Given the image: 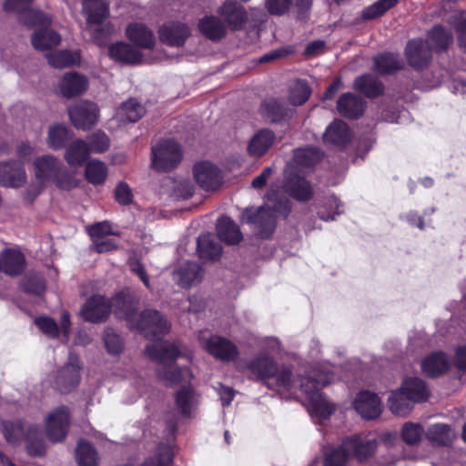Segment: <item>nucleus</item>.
<instances>
[{"instance_id": "obj_46", "label": "nucleus", "mask_w": 466, "mask_h": 466, "mask_svg": "<svg viewBox=\"0 0 466 466\" xmlns=\"http://www.w3.org/2000/svg\"><path fill=\"white\" fill-rule=\"evenodd\" d=\"M452 41L451 34L442 26H435L428 35L427 41H424L430 48L437 50L445 49Z\"/></svg>"}, {"instance_id": "obj_55", "label": "nucleus", "mask_w": 466, "mask_h": 466, "mask_svg": "<svg viewBox=\"0 0 466 466\" xmlns=\"http://www.w3.org/2000/svg\"><path fill=\"white\" fill-rule=\"evenodd\" d=\"M88 147L91 153H103L109 148L110 141L103 132H95L88 136Z\"/></svg>"}, {"instance_id": "obj_30", "label": "nucleus", "mask_w": 466, "mask_h": 466, "mask_svg": "<svg viewBox=\"0 0 466 466\" xmlns=\"http://www.w3.org/2000/svg\"><path fill=\"white\" fill-rule=\"evenodd\" d=\"M90 154L88 144L76 139L67 146L65 159L70 167H81Z\"/></svg>"}, {"instance_id": "obj_1", "label": "nucleus", "mask_w": 466, "mask_h": 466, "mask_svg": "<svg viewBox=\"0 0 466 466\" xmlns=\"http://www.w3.org/2000/svg\"><path fill=\"white\" fill-rule=\"evenodd\" d=\"M322 153L314 147L298 148L285 169V191L293 198L305 201L312 197L309 182L299 174L300 168L308 167L319 162Z\"/></svg>"}, {"instance_id": "obj_14", "label": "nucleus", "mask_w": 466, "mask_h": 466, "mask_svg": "<svg viewBox=\"0 0 466 466\" xmlns=\"http://www.w3.org/2000/svg\"><path fill=\"white\" fill-rule=\"evenodd\" d=\"M356 411L364 419L374 420L381 413V402L379 397L368 390L360 391L354 400Z\"/></svg>"}, {"instance_id": "obj_52", "label": "nucleus", "mask_w": 466, "mask_h": 466, "mask_svg": "<svg viewBox=\"0 0 466 466\" xmlns=\"http://www.w3.org/2000/svg\"><path fill=\"white\" fill-rule=\"evenodd\" d=\"M350 452L344 443L338 448H331L325 453L324 466H344Z\"/></svg>"}, {"instance_id": "obj_4", "label": "nucleus", "mask_w": 466, "mask_h": 466, "mask_svg": "<svg viewBox=\"0 0 466 466\" xmlns=\"http://www.w3.org/2000/svg\"><path fill=\"white\" fill-rule=\"evenodd\" d=\"M148 357L159 362L162 370H159V377L168 383L187 382L191 380L192 374L189 370H178L174 365L175 360L181 356L178 346L164 340H156L146 349Z\"/></svg>"}, {"instance_id": "obj_44", "label": "nucleus", "mask_w": 466, "mask_h": 466, "mask_svg": "<svg viewBox=\"0 0 466 466\" xmlns=\"http://www.w3.org/2000/svg\"><path fill=\"white\" fill-rule=\"evenodd\" d=\"M144 114V107L134 99L125 102L116 110V117L121 121L127 122H136L140 119Z\"/></svg>"}, {"instance_id": "obj_25", "label": "nucleus", "mask_w": 466, "mask_h": 466, "mask_svg": "<svg viewBox=\"0 0 466 466\" xmlns=\"http://www.w3.org/2000/svg\"><path fill=\"white\" fill-rule=\"evenodd\" d=\"M158 33L160 40L172 46L183 45L189 35L187 26L181 23L165 25Z\"/></svg>"}, {"instance_id": "obj_29", "label": "nucleus", "mask_w": 466, "mask_h": 466, "mask_svg": "<svg viewBox=\"0 0 466 466\" xmlns=\"http://www.w3.org/2000/svg\"><path fill=\"white\" fill-rule=\"evenodd\" d=\"M449 368V360L443 352H433L421 361L422 372L430 377H437Z\"/></svg>"}, {"instance_id": "obj_2", "label": "nucleus", "mask_w": 466, "mask_h": 466, "mask_svg": "<svg viewBox=\"0 0 466 466\" xmlns=\"http://www.w3.org/2000/svg\"><path fill=\"white\" fill-rule=\"evenodd\" d=\"M334 380L333 372L328 366L313 370L299 380V388L308 400V410L312 417L327 419L334 411L335 406L320 392V389Z\"/></svg>"}, {"instance_id": "obj_6", "label": "nucleus", "mask_w": 466, "mask_h": 466, "mask_svg": "<svg viewBox=\"0 0 466 466\" xmlns=\"http://www.w3.org/2000/svg\"><path fill=\"white\" fill-rule=\"evenodd\" d=\"M249 369L258 378L276 380L279 388L290 390L297 386V382L291 379V371L289 369L279 370L275 362L268 357H258L249 365Z\"/></svg>"}, {"instance_id": "obj_42", "label": "nucleus", "mask_w": 466, "mask_h": 466, "mask_svg": "<svg viewBox=\"0 0 466 466\" xmlns=\"http://www.w3.org/2000/svg\"><path fill=\"white\" fill-rule=\"evenodd\" d=\"M76 459L78 466H97L99 460L94 447L84 441H79L77 444Z\"/></svg>"}, {"instance_id": "obj_19", "label": "nucleus", "mask_w": 466, "mask_h": 466, "mask_svg": "<svg viewBox=\"0 0 466 466\" xmlns=\"http://www.w3.org/2000/svg\"><path fill=\"white\" fill-rule=\"evenodd\" d=\"M109 56L113 60L123 64H142L148 61L139 50L124 42L110 46Z\"/></svg>"}, {"instance_id": "obj_37", "label": "nucleus", "mask_w": 466, "mask_h": 466, "mask_svg": "<svg viewBox=\"0 0 466 466\" xmlns=\"http://www.w3.org/2000/svg\"><path fill=\"white\" fill-rule=\"evenodd\" d=\"M198 252L201 259L214 260L219 258L221 247L211 234H203L198 238Z\"/></svg>"}, {"instance_id": "obj_9", "label": "nucleus", "mask_w": 466, "mask_h": 466, "mask_svg": "<svg viewBox=\"0 0 466 466\" xmlns=\"http://www.w3.org/2000/svg\"><path fill=\"white\" fill-rule=\"evenodd\" d=\"M33 0H5L4 10L14 12L20 15V20L27 25H47L50 24V17L39 10L29 8Z\"/></svg>"}, {"instance_id": "obj_38", "label": "nucleus", "mask_w": 466, "mask_h": 466, "mask_svg": "<svg viewBox=\"0 0 466 466\" xmlns=\"http://www.w3.org/2000/svg\"><path fill=\"white\" fill-rule=\"evenodd\" d=\"M198 396L191 388H182L177 391L176 403L183 415L189 416L198 405Z\"/></svg>"}, {"instance_id": "obj_43", "label": "nucleus", "mask_w": 466, "mask_h": 466, "mask_svg": "<svg viewBox=\"0 0 466 466\" xmlns=\"http://www.w3.org/2000/svg\"><path fill=\"white\" fill-rule=\"evenodd\" d=\"M354 86L357 90L369 97H375L383 91L381 83L370 75H365L355 80Z\"/></svg>"}, {"instance_id": "obj_5", "label": "nucleus", "mask_w": 466, "mask_h": 466, "mask_svg": "<svg viewBox=\"0 0 466 466\" xmlns=\"http://www.w3.org/2000/svg\"><path fill=\"white\" fill-rule=\"evenodd\" d=\"M125 319L131 329H136L146 337H157L169 330V323L157 311L147 309L141 313L134 310L125 312Z\"/></svg>"}, {"instance_id": "obj_28", "label": "nucleus", "mask_w": 466, "mask_h": 466, "mask_svg": "<svg viewBox=\"0 0 466 466\" xmlns=\"http://www.w3.org/2000/svg\"><path fill=\"white\" fill-rule=\"evenodd\" d=\"M408 400L414 402L425 401L430 395L424 381L419 378H408L404 380L400 389Z\"/></svg>"}, {"instance_id": "obj_23", "label": "nucleus", "mask_w": 466, "mask_h": 466, "mask_svg": "<svg viewBox=\"0 0 466 466\" xmlns=\"http://www.w3.org/2000/svg\"><path fill=\"white\" fill-rule=\"evenodd\" d=\"M275 134L268 129H260L249 140L247 150L249 156L259 157L266 154L275 143Z\"/></svg>"}, {"instance_id": "obj_39", "label": "nucleus", "mask_w": 466, "mask_h": 466, "mask_svg": "<svg viewBox=\"0 0 466 466\" xmlns=\"http://www.w3.org/2000/svg\"><path fill=\"white\" fill-rule=\"evenodd\" d=\"M71 137V132L64 125L56 124L49 127L46 143L51 149L58 150L63 148Z\"/></svg>"}, {"instance_id": "obj_15", "label": "nucleus", "mask_w": 466, "mask_h": 466, "mask_svg": "<svg viewBox=\"0 0 466 466\" xmlns=\"http://www.w3.org/2000/svg\"><path fill=\"white\" fill-rule=\"evenodd\" d=\"M204 348L214 358L226 361L235 360L238 354L237 347L230 340L219 336L208 339Z\"/></svg>"}, {"instance_id": "obj_63", "label": "nucleus", "mask_w": 466, "mask_h": 466, "mask_svg": "<svg viewBox=\"0 0 466 466\" xmlns=\"http://www.w3.org/2000/svg\"><path fill=\"white\" fill-rule=\"evenodd\" d=\"M93 248L99 252H109L116 249L118 247V242L115 238H102L93 242Z\"/></svg>"}, {"instance_id": "obj_60", "label": "nucleus", "mask_w": 466, "mask_h": 466, "mask_svg": "<svg viewBox=\"0 0 466 466\" xmlns=\"http://www.w3.org/2000/svg\"><path fill=\"white\" fill-rule=\"evenodd\" d=\"M35 323L44 334L50 338H56L59 334L56 322L49 317H39Z\"/></svg>"}, {"instance_id": "obj_21", "label": "nucleus", "mask_w": 466, "mask_h": 466, "mask_svg": "<svg viewBox=\"0 0 466 466\" xmlns=\"http://www.w3.org/2000/svg\"><path fill=\"white\" fill-rule=\"evenodd\" d=\"M406 56L409 64L415 68H422L431 58L429 46L420 39H414L406 46Z\"/></svg>"}, {"instance_id": "obj_49", "label": "nucleus", "mask_w": 466, "mask_h": 466, "mask_svg": "<svg viewBox=\"0 0 466 466\" xmlns=\"http://www.w3.org/2000/svg\"><path fill=\"white\" fill-rule=\"evenodd\" d=\"M375 70L380 74H390L401 67V60L394 54H383L374 59Z\"/></svg>"}, {"instance_id": "obj_33", "label": "nucleus", "mask_w": 466, "mask_h": 466, "mask_svg": "<svg viewBox=\"0 0 466 466\" xmlns=\"http://www.w3.org/2000/svg\"><path fill=\"white\" fill-rule=\"evenodd\" d=\"M426 437L432 443L447 446L456 438V433L450 425L436 423L427 429Z\"/></svg>"}, {"instance_id": "obj_35", "label": "nucleus", "mask_w": 466, "mask_h": 466, "mask_svg": "<svg viewBox=\"0 0 466 466\" xmlns=\"http://www.w3.org/2000/svg\"><path fill=\"white\" fill-rule=\"evenodd\" d=\"M219 14L225 22L234 28L240 26L246 19L243 8L233 1L225 2L220 7Z\"/></svg>"}, {"instance_id": "obj_26", "label": "nucleus", "mask_w": 466, "mask_h": 466, "mask_svg": "<svg viewBox=\"0 0 466 466\" xmlns=\"http://www.w3.org/2000/svg\"><path fill=\"white\" fill-rule=\"evenodd\" d=\"M79 382V366L76 360H71L57 374L56 387L61 392H68Z\"/></svg>"}, {"instance_id": "obj_54", "label": "nucleus", "mask_w": 466, "mask_h": 466, "mask_svg": "<svg viewBox=\"0 0 466 466\" xmlns=\"http://www.w3.org/2000/svg\"><path fill=\"white\" fill-rule=\"evenodd\" d=\"M3 433L7 442L16 444L24 436V429L20 422L5 421L3 423Z\"/></svg>"}, {"instance_id": "obj_27", "label": "nucleus", "mask_w": 466, "mask_h": 466, "mask_svg": "<svg viewBox=\"0 0 466 466\" xmlns=\"http://www.w3.org/2000/svg\"><path fill=\"white\" fill-rule=\"evenodd\" d=\"M174 276L179 286L189 288L200 282L203 270L197 263L188 262L177 268Z\"/></svg>"}, {"instance_id": "obj_11", "label": "nucleus", "mask_w": 466, "mask_h": 466, "mask_svg": "<svg viewBox=\"0 0 466 466\" xmlns=\"http://www.w3.org/2000/svg\"><path fill=\"white\" fill-rule=\"evenodd\" d=\"M69 425V410L59 407L48 414L46 420V431L52 441H61L67 433Z\"/></svg>"}, {"instance_id": "obj_16", "label": "nucleus", "mask_w": 466, "mask_h": 466, "mask_svg": "<svg viewBox=\"0 0 466 466\" xmlns=\"http://www.w3.org/2000/svg\"><path fill=\"white\" fill-rule=\"evenodd\" d=\"M88 88V80L86 76L69 72L65 74L59 81V92L66 97H73L85 93Z\"/></svg>"}, {"instance_id": "obj_59", "label": "nucleus", "mask_w": 466, "mask_h": 466, "mask_svg": "<svg viewBox=\"0 0 466 466\" xmlns=\"http://www.w3.org/2000/svg\"><path fill=\"white\" fill-rule=\"evenodd\" d=\"M398 0H380L369 8H367L363 16L366 19H372L385 13L388 9L392 7Z\"/></svg>"}, {"instance_id": "obj_53", "label": "nucleus", "mask_w": 466, "mask_h": 466, "mask_svg": "<svg viewBox=\"0 0 466 466\" xmlns=\"http://www.w3.org/2000/svg\"><path fill=\"white\" fill-rule=\"evenodd\" d=\"M310 90L305 81H297L293 84L289 100L294 106H300L304 104L309 97Z\"/></svg>"}, {"instance_id": "obj_34", "label": "nucleus", "mask_w": 466, "mask_h": 466, "mask_svg": "<svg viewBox=\"0 0 466 466\" xmlns=\"http://www.w3.org/2000/svg\"><path fill=\"white\" fill-rule=\"evenodd\" d=\"M35 49L44 51L58 46L61 42L59 34L50 28H43L35 31L31 38Z\"/></svg>"}, {"instance_id": "obj_18", "label": "nucleus", "mask_w": 466, "mask_h": 466, "mask_svg": "<svg viewBox=\"0 0 466 466\" xmlns=\"http://www.w3.org/2000/svg\"><path fill=\"white\" fill-rule=\"evenodd\" d=\"M350 455L362 461L373 454L376 449V441L373 437L369 435H355L344 441Z\"/></svg>"}, {"instance_id": "obj_31", "label": "nucleus", "mask_w": 466, "mask_h": 466, "mask_svg": "<svg viewBox=\"0 0 466 466\" xmlns=\"http://www.w3.org/2000/svg\"><path fill=\"white\" fill-rule=\"evenodd\" d=\"M339 114L347 117H358L364 111V102L359 96L347 93L339 97L337 103Z\"/></svg>"}, {"instance_id": "obj_32", "label": "nucleus", "mask_w": 466, "mask_h": 466, "mask_svg": "<svg viewBox=\"0 0 466 466\" xmlns=\"http://www.w3.org/2000/svg\"><path fill=\"white\" fill-rule=\"evenodd\" d=\"M217 233L220 240L228 244H237L242 238L238 226L228 217L218 220Z\"/></svg>"}, {"instance_id": "obj_58", "label": "nucleus", "mask_w": 466, "mask_h": 466, "mask_svg": "<svg viewBox=\"0 0 466 466\" xmlns=\"http://www.w3.org/2000/svg\"><path fill=\"white\" fill-rule=\"evenodd\" d=\"M104 341L108 353L112 355H118L123 350L121 338L112 329L105 331Z\"/></svg>"}, {"instance_id": "obj_13", "label": "nucleus", "mask_w": 466, "mask_h": 466, "mask_svg": "<svg viewBox=\"0 0 466 466\" xmlns=\"http://www.w3.org/2000/svg\"><path fill=\"white\" fill-rule=\"evenodd\" d=\"M61 167L62 162L51 155H45L34 161L35 177L42 185L52 182Z\"/></svg>"}, {"instance_id": "obj_17", "label": "nucleus", "mask_w": 466, "mask_h": 466, "mask_svg": "<svg viewBox=\"0 0 466 466\" xmlns=\"http://www.w3.org/2000/svg\"><path fill=\"white\" fill-rule=\"evenodd\" d=\"M194 177L198 184L206 190L215 189L220 183L218 168L208 161L195 165Z\"/></svg>"}, {"instance_id": "obj_47", "label": "nucleus", "mask_w": 466, "mask_h": 466, "mask_svg": "<svg viewBox=\"0 0 466 466\" xmlns=\"http://www.w3.org/2000/svg\"><path fill=\"white\" fill-rule=\"evenodd\" d=\"M410 401L411 400H408L407 396L399 390L391 393L388 400V405L392 413L398 416H406L412 409Z\"/></svg>"}, {"instance_id": "obj_51", "label": "nucleus", "mask_w": 466, "mask_h": 466, "mask_svg": "<svg viewBox=\"0 0 466 466\" xmlns=\"http://www.w3.org/2000/svg\"><path fill=\"white\" fill-rule=\"evenodd\" d=\"M173 452L170 445L159 446L156 454L142 464V466H171Z\"/></svg>"}, {"instance_id": "obj_10", "label": "nucleus", "mask_w": 466, "mask_h": 466, "mask_svg": "<svg viewBox=\"0 0 466 466\" xmlns=\"http://www.w3.org/2000/svg\"><path fill=\"white\" fill-rule=\"evenodd\" d=\"M68 115L76 128L86 130L97 123L99 109L95 103L82 101L70 106Z\"/></svg>"}, {"instance_id": "obj_7", "label": "nucleus", "mask_w": 466, "mask_h": 466, "mask_svg": "<svg viewBox=\"0 0 466 466\" xmlns=\"http://www.w3.org/2000/svg\"><path fill=\"white\" fill-rule=\"evenodd\" d=\"M83 11L87 16L86 31L98 45H102L103 20L108 15L107 4L104 0H84Z\"/></svg>"}, {"instance_id": "obj_41", "label": "nucleus", "mask_w": 466, "mask_h": 466, "mask_svg": "<svg viewBox=\"0 0 466 466\" xmlns=\"http://www.w3.org/2000/svg\"><path fill=\"white\" fill-rule=\"evenodd\" d=\"M49 65L56 68H65L76 66L80 63L78 52L63 50L46 56Z\"/></svg>"}, {"instance_id": "obj_45", "label": "nucleus", "mask_w": 466, "mask_h": 466, "mask_svg": "<svg viewBox=\"0 0 466 466\" xmlns=\"http://www.w3.org/2000/svg\"><path fill=\"white\" fill-rule=\"evenodd\" d=\"M198 27L203 35L213 40L221 38L226 32L224 24L215 16H207L203 18L199 22Z\"/></svg>"}, {"instance_id": "obj_64", "label": "nucleus", "mask_w": 466, "mask_h": 466, "mask_svg": "<svg viewBox=\"0 0 466 466\" xmlns=\"http://www.w3.org/2000/svg\"><path fill=\"white\" fill-rule=\"evenodd\" d=\"M116 199L121 205H127L132 200V193L126 183H119L116 188Z\"/></svg>"}, {"instance_id": "obj_56", "label": "nucleus", "mask_w": 466, "mask_h": 466, "mask_svg": "<svg viewBox=\"0 0 466 466\" xmlns=\"http://www.w3.org/2000/svg\"><path fill=\"white\" fill-rule=\"evenodd\" d=\"M52 182H54L59 188L66 190L74 188L78 185V180L75 174L66 170L63 166Z\"/></svg>"}, {"instance_id": "obj_62", "label": "nucleus", "mask_w": 466, "mask_h": 466, "mask_svg": "<svg viewBox=\"0 0 466 466\" xmlns=\"http://www.w3.org/2000/svg\"><path fill=\"white\" fill-rule=\"evenodd\" d=\"M291 0H265L268 12L274 15H282L289 9Z\"/></svg>"}, {"instance_id": "obj_22", "label": "nucleus", "mask_w": 466, "mask_h": 466, "mask_svg": "<svg viewBox=\"0 0 466 466\" xmlns=\"http://www.w3.org/2000/svg\"><path fill=\"white\" fill-rule=\"evenodd\" d=\"M324 143L336 147H345L350 140V132L347 124L341 120H334L323 135Z\"/></svg>"}, {"instance_id": "obj_36", "label": "nucleus", "mask_w": 466, "mask_h": 466, "mask_svg": "<svg viewBox=\"0 0 466 466\" xmlns=\"http://www.w3.org/2000/svg\"><path fill=\"white\" fill-rule=\"evenodd\" d=\"M25 267V257L17 249H7L3 253L1 268L8 275H17Z\"/></svg>"}, {"instance_id": "obj_57", "label": "nucleus", "mask_w": 466, "mask_h": 466, "mask_svg": "<svg viewBox=\"0 0 466 466\" xmlns=\"http://www.w3.org/2000/svg\"><path fill=\"white\" fill-rule=\"evenodd\" d=\"M87 232L93 242L115 234L112 226L108 221L98 222L87 227Z\"/></svg>"}, {"instance_id": "obj_61", "label": "nucleus", "mask_w": 466, "mask_h": 466, "mask_svg": "<svg viewBox=\"0 0 466 466\" xmlns=\"http://www.w3.org/2000/svg\"><path fill=\"white\" fill-rule=\"evenodd\" d=\"M263 113L271 122H278L283 116L281 105L274 99L268 100L262 105Z\"/></svg>"}, {"instance_id": "obj_12", "label": "nucleus", "mask_w": 466, "mask_h": 466, "mask_svg": "<svg viewBox=\"0 0 466 466\" xmlns=\"http://www.w3.org/2000/svg\"><path fill=\"white\" fill-rule=\"evenodd\" d=\"M118 300L119 298H116L113 303H110L102 296H94L82 307L80 311L81 316L87 321H103L108 317L112 306L116 305Z\"/></svg>"}, {"instance_id": "obj_40", "label": "nucleus", "mask_w": 466, "mask_h": 466, "mask_svg": "<svg viewBox=\"0 0 466 466\" xmlns=\"http://www.w3.org/2000/svg\"><path fill=\"white\" fill-rule=\"evenodd\" d=\"M107 175V167L104 162L100 160L93 159L86 165V178L90 184L94 186L104 184Z\"/></svg>"}, {"instance_id": "obj_24", "label": "nucleus", "mask_w": 466, "mask_h": 466, "mask_svg": "<svg viewBox=\"0 0 466 466\" xmlns=\"http://www.w3.org/2000/svg\"><path fill=\"white\" fill-rule=\"evenodd\" d=\"M25 181V172L17 163H0V184L5 187H17Z\"/></svg>"}, {"instance_id": "obj_20", "label": "nucleus", "mask_w": 466, "mask_h": 466, "mask_svg": "<svg viewBox=\"0 0 466 466\" xmlns=\"http://www.w3.org/2000/svg\"><path fill=\"white\" fill-rule=\"evenodd\" d=\"M126 35L130 42L143 49H152L156 44L152 30L141 23L130 24L127 27Z\"/></svg>"}, {"instance_id": "obj_48", "label": "nucleus", "mask_w": 466, "mask_h": 466, "mask_svg": "<svg viewBox=\"0 0 466 466\" xmlns=\"http://www.w3.org/2000/svg\"><path fill=\"white\" fill-rule=\"evenodd\" d=\"M423 435H426V431L420 423L415 422H405L401 427L400 436L405 443L408 445L418 444Z\"/></svg>"}, {"instance_id": "obj_50", "label": "nucleus", "mask_w": 466, "mask_h": 466, "mask_svg": "<svg viewBox=\"0 0 466 466\" xmlns=\"http://www.w3.org/2000/svg\"><path fill=\"white\" fill-rule=\"evenodd\" d=\"M343 212V205L334 196L328 197L322 208L319 211V217L320 219L329 221L335 219L336 215H339Z\"/></svg>"}, {"instance_id": "obj_8", "label": "nucleus", "mask_w": 466, "mask_h": 466, "mask_svg": "<svg viewBox=\"0 0 466 466\" xmlns=\"http://www.w3.org/2000/svg\"><path fill=\"white\" fill-rule=\"evenodd\" d=\"M181 156L180 147L176 141H162L152 147L151 167L157 171H167L177 165Z\"/></svg>"}, {"instance_id": "obj_3", "label": "nucleus", "mask_w": 466, "mask_h": 466, "mask_svg": "<svg viewBox=\"0 0 466 466\" xmlns=\"http://www.w3.org/2000/svg\"><path fill=\"white\" fill-rule=\"evenodd\" d=\"M265 207L258 209L247 208L242 213V221L252 225L256 234L268 238L272 234L279 215L287 216L290 210L289 200L286 198L277 199V193L271 189L267 195Z\"/></svg>"}]
</instances>
